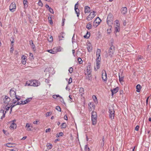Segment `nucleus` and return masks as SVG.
Masks as SVG:
<instances>
[{"instance_id": "58836bf2", "label": "nucleus", "mask_w": 151, "mask_h": 151, "mask_svg": "<svg viewBox=\"0 0 151 151\" xmlns=\"http://www.w3.org/2000/svg\"><path fill=\"white\" fill-rule=\"evenodd\" d=\"M63 135V133L62 132H60L59 134H57L56 135V137H58L60 136H62Z\"/></svg>"}, {"instance_id": "f3484780", "label": "nucleus", "mask_w": 151, "mask_h": 151, "mask_svg": "<svg viewBox=\"0 0 151 151\" xmlns=\"http://www.w3.org/2000/svg\"><path fill=\"white\" fill-rule=\"evenodd\" d=\"M6 111L4 112L3 109H1L0 111V121L4 118L5 116Z\"/></svg>"}, {"instance_id": "13d9d810", "label": "nucleus", "mask_w": 151, "mask_h": 151, "mask_svg": "<svg viewBox=\"0 0 151 151\" xmlns=\"http://www.w3.org/2000/svg\"><path fill=\"white\" fill-rule=\"evenodd\" d=\"M72 82V78H70L68 81V84H70Z\"/></svg>"}, {"instance_id": "680f3d73", "label": "nucleus", "mask_w": 151, "mask_h": 151, "mask_svg": "<svg viewBox=\"0 0 151 151\" xmlns=\"http://www.w3.org/2000/svg\"><path fill=\"white\" fill-rule=\"evenodd\" d=\"M38 122V121H35L33 122V124H37V122Z\"/></svg>"}, {"instance_id": "864d4df0", "label": "nucleus", "mask_w": 151, "mask_h": 151, "mask_svg": "<svg viewBox=\"0 0 151 151\" xmlns=\"http://www.w3.org/2000/svg\"><path fill=\"white\" fill-rule=\"evenodd\" d=\"M51 131V129L50 128H48L47 129H46L45 130V132L46 133L48 132H50Z\"/></svg>"}, {"instance_id": "ddd939ff", "label": "nucleus", "mask_w": 151, "mask_h": 151, "mask_svg": "<svg viewBox=\"0 0 151 151\" xmlns=\"http://www.w3.org/2000/svg\"><path fill=\"white\" fill-rule=\"evenodd\" d=\"M16 89L14 88H13L11 89L9 94L11 97L13 98L17 96L16 95Z\"/></svg>"}, {"instance_id": "0e129e2a", "label": "nucleus", "mask_w": 151, "mask_h": 151, "mask_svg": "<svg viewBox=\"0 0 151 151\" xmlns=\"http://www.w3.org/2000/svg\"><path fill=\"white\" fill-rule=\"evenodd\" d=\"M26 138H27V137H26V136H25V137H23L22 139V140H24Z\"/></svg>"}, {"instance_id": "7c9ffc66", "label": "nucleus", "mask_w": 151, "mask_h": 151, "mask_svg": "<svg viewBox=\"0 0 151 151\" xmlns=\"http://www.w3.org/2000/svg\"><path fill=\"white\" fill-rule=\"evenodd\" d=\"M136 88L137 89L136 91L138 92H139L141 88V86L140 85L138 84L136 86Z\"/></svg>"}, {"instance_id": "a18cd8bd", "label": "nucleus", "mask_w": 151, "mask_h": 151, "mask_svg": "<svg viewBox=\"0 0 151 151\" xmlns=\"http://www.w3.org/2000/svg\"><path fill=\"white\" fill-rule=\"evenodd\" d=\"M75 10L76 12V14H77V16L78 17L79 15V13L78 12V11L79 10V9H75Z\"/></svg>"}, {"instance_id": "9d476101", "label": "nucleus", "mask_w": 151, "mask_h": 151, "mask_svg": "<svg viewBox=\"0 0 151 151\" xmlns=\"http://www.w3.org/2000/svg\"><path fill=\"white\" fill-rule=\"evenodd\" d=\"M102 78L104 82H106L107 80V74L104 70H103L102 71Z\"/></svg>"}, {"instance_id": "423d86ee", "label": "nucleus", "mask_w": 151, "mask_h": 151, "mask_svg": "<svg viewBox=\"0 0 151 151\" xmlns=\"http://www.w3.org/2000/svg\"><path fill=\"white\" fill-rule=\"evenodd\" d=\"M113 17L112 14L110 13L109 14L107 18V23L108 25L111 26L113 24Z\"/></svg>"}, {"instance_id": "393cba45", "label": "nucleus", "mask_w": 151, "mask_h": 151, "mask_svg": "<svg viewBox=\"0 0 151 151\" xmlns=\"http://www.w3.org/2000/svg\"><path fill=\"white\" fill-rule=\"evenodd\" d=\"M15 144L14 143H7L6 144H5L4 145V146L7 147H15Z\"/></svg>"}, {"instance_id": "7ed1b4c3", "label": "nucleus", "mask_w": 151, "mask_h": 151, "mask_svg": "<svg viewBox=\"0 0 151 151\" xmlns=\"http://www.w3.org/2000/svg\"><path fill=\"white\" fill-rule=\"evenodd\" d=\"M115 47L112 44L109 49L107 54L108 56L110 58L113 57L115 53Z\"/></svg>"}, {"instance_id": "774afa93", "label": "nucleus", "mask_w": 151, "mask_h": 151, "mask_svg": "<svg viewBox=\"0 0 151 151\" xmlns=\"http://www.w3.org/2000/svg\"><path fill=\"white\" fill-rule=\"evenodd\" d=\"M29 56H31L32 57H33V54L32 53H29Z\"/></svg>"}, {"instance_id": "c85d7f7f", "label": "nucleus", "mask_w": 151, "mask_h": 151, "mask_svg": "<svg viewBox=\"0 0 151 151\" xmlns=\"http://www.w3.org/2000/svg\"><path fill=\"white\" fill-rule=\"evenodd\" d=\"M27 1V0H24L23 4L24 5V7L25 9H26L28 6Z\"/></svg>"}, {"instance_id": "338daca9", "label": "nucleus", "mask_w": 151, "mask_h": 151, "mask_svg": "<svg viewBox=\"0 0 151 151\" xmlns=\"http://www.w3.org/2000/svg\"><path fill=\"white\" fill-rule=\"evenodd\" d=\"M16 121V120L15 119H14L11 122H10L14 123V122H15Z\"/></svg>"}, {"instance_id": "f8f14e48", "label": "nucleus", "mask_w": 151, "mask_h": 151, "mask_svg": "<svg viewBox=\"0 0 151 151\" xmlns=\"http://www.w3.org/2000/svg\"><path fill=\"white\" fill-rule=\"evenodd\" d=\"M91 72V65H88L86 67V70H85V73L86 75H87L88 77L90 75Z\"/></svg>"}, {"instance_id": "79ce46f5", "label": "nucleus", "mask_w": 151, "mask_h": 151, "mask_svg": "<svg viewBox=\"0 0 151 151\" xmlns=\"http://www.w3.org/2000/svg\"><path fill=\"white\" fill-rule=\"evenodd\" d=\"M48 40L49 42H52L53 41V38L52 36H50L49 38H48Z\"/></svg>"}, {"instance_id": "e2e57ef3", "label": "nucleus", "mask_w": 151, "mask_h": 151, "mask_svg": "<svg viewBox=\"0 0 151 151\" xmlns=\"http://www.w3.org/2000/svg\"><path fill=\"white\" fill-rule=\"evenodd\" d=\"M64 119H65V120H68V117H67V116L66 115H65L64 116Z\"/></svg>"}, {"instance_id": "9b49d317", "label": "nucleus", "mask_w": 151, "mask_h": 151, "mask_svg": "<svg viewBox=\"0 0 151 151\" xmlns=\"http://www.w3.org/2000/svg\"><path fill=\"white\" fill-rule=\"evenodd\" d=\"M16 5L14 2L12 3L9 7V9L12 12H14L16 10Z\"/></svg>"}, {"instance_id": "603ef678", "label": "nucleus", "mask_w": 151, "mask_h": 151, "mask_svg": "<svg viewBox=\"0 0 151 151\" xmlns=\"http://www.w3.org/2000/svg\"><path fill=\"white\" fill-rule=\"evenodd\" d=\"M13 51H14L13 47L12 46V47H11V48L10 49V52L12 53L13 52Z\"/></svg>"}, {"instance_id": "de8ad7c7", "label": "nucleus", "mask_w": 151, "mask_h": 151, "mask_svg": "<svg viewBox=\"0 0 151 151\" xmlns=\"http://www.w3.org/2000/svg\"><path fill=\"white\" fill-rule=\"evenodd\" d=\"M110 28L109 29H107V32L108 34H110L111 32V25L110 26Z\"/></svg>"}, {"instance_id": "4468645a", "label": "nucleus", "mask_w": 151, "mask_h": 151, "mask_svg": "<svg viewBox=\"0 0 151 151\" xmlns=\"http://www.w3.org/2000/svg\"><path fill=\"white\" fill-rule=\"evenodd\" d=\"M33 128L32 124L31 123H27L25 126V128L26 130L28 131H32V128Z\"/></svg>"}, {"instance_id": "cd10ccee", "label": "nucleus", "mask_w": 151, "mask_h": 151, "mask_svg": "<svg viewBox=\"0 0 151 151\" xmlns=\"http://www.w3.org/2000/svg\"><path fill=\"white\" fill-rule=\"evenodd\" d=\"M84 12L85 13L90 12V8L88 6H85Z\"/></svg>"}, {"instance_id": "a878e982", "label": "nucleus", "mask_w": 151, "mask_h": 151, "mask_svg": "<svg viewBox=\"0 0 151 151\" xmlns=\"http://www.w3.org/2000/svg\"><path fill=\"white\" fill-rule=\"evenodd\" d=\"M30 45L32 47L34 51H35V45L33 43V42L32 40H30L29 41Z\"/></svg>"}, {"instance_id": "49530a36", "label": "nucleus", "mask_w": 151, "mask_h": 151, "mask_svg": "<svg viewBox=\"0 0 151 151\" xmlns=\"http://www.w3.org/2000/svg\"><path fill=\"white\" fill-rule=\"evenodd\" d=\"M78 61L80 64H81L83 63V61L80 58H78Z\"/></svg>"}, {"instance_id": "412c9836", "label": "nucleus", "mask_w": 151, "mask_h": 151, "mask_svg": "<svg viewBox=\"0 0 151 151\" xmlns=\"http://www.w3.org/2000/svg\"><path fill=\"white\" fill-rule=\"evenodd\" d=\"M33 84V80H30L27 81L25 85V86H32Z\"/></svg>"}, {"instance_id": "bb28decb", "label": "nucleus", "mask_w": 151, "mask_h": 151, "mask_svg": "<svg viewBox=\"0 0 151 151\" xmlns=\"http://www.w3.org/2000/svg\"><path fill=\"white\" fill-rule=\"evenodd\" d=\"M119 88L118 87H116L115 88H114L113 90H111V91L112 92V95H113L114 93H116L118 91Z\"/></svg>"}, {"instance_id": "72a5a7b5", "label": "nucleus", "mask_w": 151, "mask_h": 151, "mask_svg": "<svg viewBox=\"0 0 151 151\" xmlns=\"http://www.w3.org/2000/svg\"><path fill=\"white\" fill-rule=\"evenodd\" d=\"M47 149L48 150L51 149L52 147V145L51 144H47Z\"/></svg>"}, {"instance_id": "5701e85b", "label": "nucleus", "mask_w": 151, "mask_h": 151, "mask_svg": "<svg viewBox=\"0 0 151 151\" xmlns=\"http://www.w3.org/2000/svg\"><path fill=\"white\" fill-rule=\"evenodd\" d=\"M121 13L122 14H125L127 12V9L126 7H122L121 9Z\"/></svg>"}, {"instance_id": "6e6552de", "label": "nucleus", "mask_w": 151, "mask_h": 151, "mask_svg": "<svg viewBox=\"0 0 151 151\" xmlns=\"http://www.w3.org/2000/svg\"><path fill=\"white\" fill-rule=\"evenodd\" d=\"M114 109L112 107L109 109V117L111 120H112L114 118Z\"/></svg>"}, {"instance_id": "a19ab883", "label": "nucleus", "mask_w": 151, "mask_h": 151, "mask_svg": "<svg viewBox=\"0 0 151 151\" xmlns=\"http://www.w3.org/2000/svg\"><path fill=\"white\" fill-rule=\"evenodd\" d=\"M92 98L93 99V100L94 101V102H96L97 101V97L95 95H93L92 96Z\"/></svg>"}, {"instance_id": "2f4dec72", "label": "nucleus", "mask_w": 151, "mask_h": 151, "mask_svg": "<svg viewBox=\"0 0 151 151\" xmlns=\"http://www.w3.org/2000/svg\"><path fill=\"white\" fill-rule=\"evenodd\" d=\"M115 32H119L120 31V26L115 25Z\"/></svg>"}, {"instance_id": "f03ea898", "label": "nucleus", "mask_w": 151, "mask_h": 151, "mask_svg": "<svg viewBox=\"0 0 151 151\" xmlns=\"http://www.w3.org/2000/svg\"><path fill=\"white\" fill-rule=\"evenodd\" d=\"M15 97V98H14L12 101V104H11V111H12V108L15 106L20 104V102L19 101L21 99L20 96H18Z\"/></svg>"}, {"instance_id": "37998d69", "label": "nucleus", "mask_w": 151, "mask_h": 151, "mask_svg": "<svg viewBox=\"0 0 151 151\" xmlns=\"http://www.w3.org/2000/svg\"><path fill=\"white\" fill-rule=\"evenodd\" d=\"M52 112H51V111L47 112L46 114V116L47 117V116H49L51 115L52 114Z\"/></svg>"}, {"instance_id": "5fc2aeb1", "label": "nucleus", "mask_w": 151, "mask_h": 151, "mask_svg": "<svg viewBox=\"0 0 151 151\" xmlns=\"http://www.w3.org/2000/svg\"><path fill=\"white\" fill-rule=\"evenodd\" d=\"M78 2L77 4H76L75 6V9H78Z\"/></svg>"}, {"instance_id": "f257e3e1", "label": "nucleus", "mask_w": 151, "mask_h": 151, "mask_svg": "<svg viewBox=\"0 0 151 151\" xmlns=\"http://www.w3.org/2000/svg\"><path fill=\"white\" fill-rule=\"evenodd\" d=\"M101 53V50L98 49L96 52V56L97 57L96 59V65L94 66V70L95 71H97L100 67L101 60V58L100 57Z\"/></svg>"}, {"instance_id": "4c0bfd02", "label": "nucleus", "mask_w": 151, "mask_h": 151, "mask_svg": "<svg viewBox=\"0 0 151 151\" xmlns=\"http://www.w3.org/2000/svg\"><path fill=\"white\" fill-rule=\"evenodd\" d=\"M52 97L54 99H58H58L61 98L60 97V96L59 95H53L52 96Z\"/></svg>"}, {"instance_id": "3c124183", "label": "nucleus", "mask_w": 151, "mask_h": 151, "mask_svg": "<svg viewBox=\"0 0 151 151\" xmlns=\"http://www.w3.org/2000/svg\"><path fill=\"white\" fill-rule=\"evenodd\" d=\"M68 71H69V73H72L73 71V68H72V67H70L69 70H68Z\"/></svg>"}, {"instance_id": "20e7f679", "label": "nucleus", "mask_w": 151, "mask_h": 151, "mask_svg": "<svg viewBox=\"0 0 151 151\" xmlns=\"http://www.w3.org/2000/svg\"><path fill=\"white\" fill-rule=\"evenodd\" d=\"M62 48L60 46L55 47L53 49L48 50L47 51L53 54L57 53L58 52H60L62 51Z\"/></svg>"}, {"instance_id": "052dcab7", "label": "nucleus", "mask_w": 151, "mask_h": 151, "mask_svg": "<svg viewBox=\"0 0 151 151\" xmlns=\"http://www.w3.org/2000/svg\"><path fill=\"white\" fill-rule=\"evenodd\" d=\"M51 13H53V9L51 8H50V9L48 10Z\"/></svg>"}, {"instance_id": "dca6fc26", "label": "nucleus", "mask_w": 151, "mask_h": 151, "mask_svg": "<svg viewBox=\"0 0 151 151\" xmlns=\"http://www.w3.org/2000/svg\"><path fill=\"white\" fill-rule=\"evenodd\" d=\"M10 107L11 108V104L10 103V104L4 105L3 108L4 111L5 110V111L6 112L8 111Z\"/></svg>"}, {"instance_id": "c9c22d12", "label": "nucleus", "mask_w": 151, "mask_h": 151, "mask_svg": "<svg viewBox=\"0 0 151 151\" xmlns=\"http://www.w3.org/2000/svg\"><path fill=\"white\" fill-rule=\"evenodd\" d=\"M84 90L82 88H81L79 89V92L81 93V95L82 96L84 94Z\"/></svg>"}, {"instance_id": "a211bd4d", "label": "nucleus", "mask_w": 151, "mask_h": 151, "mask_svg": "<svg viewBox=\"0 0 151 151\" xmlns=\"http://www.w3.org/2000/svg\"><path fill=\"white\" fill-rule=\"evenodd\" d=\"M32 99V98H27V99L24 101H20V104H25L28 103Z\"/></svg>"}, {"instance_id": "4d7b16f0", "label": "nucleus", "mask_w": 151, "mask_h": 151, "mask_svg": "<svg viewBox=\"0 0 151 151\" xmlns=\"http://www.w3.org/2000/svg\"><path fill=\"white\" fill-rule=\"evenodd\" d=\"M18 150L17 148H15L13 149H11L10 151H18Z\"/></svg>"}, {"instance_id": "b1692460", "label": "nucleus", "mask_w": 151, "mask_h": 151, "mask_svg": "<svg viewBox=\"0 0 151 151\" xmlns=\"http://www.w3.org/2000/svg\"><path fill=\"white\" fill-rule=\"evenodd\" d=\"M87 48L88 52H91V51L92 49V47L90 43H88L87 44Z\"/></svg>"}, {"instance_id": "0eeeda50", "label": "nucleus", "mask_w": 151, "mask_h": 151, "mask_svg": "<svg viewBox=\"0 0 151 151\" xmlns=\"http://www.w3.org/2000/svg\"><path fill=\"white\" fill-rule=\"evenodd\" d=\"M96 12L95 11H93L90 13L89 14L87 17L86 19L88 21H90L96 15Z\"/></svg>"}, {"instance_id": "4be33fe9", "label": "nucleus", "mask_w": 151, "mask_h": 151, "mask_svg": "<svg viewBox=\"0 0 151 151\" xmlns=\"http://www.w3.org/2000/svg\"><path fill=\"white\" fill-rule=\"evenodd\" d=\"M11 124L9 128L12 130H14L16 129L17 127V125L16 124L14 123H11L10 122Z\"/></svg>"}, {"instance_id": "aec40b11", "label": "nucleus", "mask_w": 151, "mask_h": 151, "mask_svg": "<svg viewBox=\"0 0 151 151\" xmlns=\"http://www.w3.org/2000/svg\"><path fill=\"white\" fill-rule=\"evenodd\" d=\"M40 84V82L38 81L35 80H33L32 86H39Z\"/></svg>"}, {"instance_id": "2eb2a0df", "label": "nucleus", "mask_w": 151, "mask_h": 151, "mask_svg": "<svg viewBox=\"0 0 151 151\" xmlns=\"http://www.w3.org/2000/svg\"><path fill=\"white\" fill-rule=\"evenodd\" d=\"M3 101L5 104H10L9 103L10 101V99L7 96H6L3 99Z\"/></svg>"}, {"instance_id": "c756f323", "label": "nucleus", "mask_w": 151, "mask_h": 151, "mask_svg": "<svg viewBox=\"0 0 151 151\" xmlns=\"http://www.w3.org/2000/svg\"><path fill=\"white\" fill-rule=\"evenodd\" d=\"M92 27L91 23L90 22L87 24L86 26V28L89 30L91 29L92 28Z\"/></svg>"}, {"instance_id": "6ab92c4d", "label": "nucleus", "mask_w": 151, "mask_h": 151, "mask_svg": "<svg viewBox=\"0 0 151 151\" xmlns=\"http://www.w3.org/2000/svg\"><path fill=\"white\" fill-rule=\"evenodd\" d=\"M22 60L21 63L23 65L26 64L27 62V57L24 55H23L21 57Z\"/></svg>"}, {"instance_id": "ea45409f", "label": "nucleus", "mask_w": 151, "mask_h": 151, "mask_svg": "<svg viewBox=\"0 0 151 151\" xmlns=\"http://www.w3.org/2000/svg\"><path fill=\"white\" fill-rule=\"evenodd\" d=\"M38 4L39 6H40L41 7H42L43 6L42 2L41 1V0H39Z\"/></svg>"}, {"instance_id": "39448f33", "label": "nucleus", "mask_w": 151, "mask_h": 151, "mask_svg": "<svg viewBox=\"0 0 151 151\" xmlns=\"http://www.w3.org/2000/svg\"><path fill=\"white\" fill-rule=\"evenodd\" d=\"M91 119L93 125H95L97 122V114L96 112L93 111L91 113Z\"/></svg>"}, {"instance_id": "69168bd1", "label": "nucleus", "mask_w": 151, "mask_h": 151, "mask_svg": "<svg viewBox=\"0 0 151 151\" xmlns=\"http://www.w3.org/2000/svg\"><path fill=\"white\" fill-rule=\"evenodd\" d=\"M14 42L13 41H12V42H11V45L13 47V45H14V44H13V43Z\"/></svg>"}, {"instance_id": "1a4fd4ad", "label": "nucleus", "mask_w": 151, "mask_h": 151, "mask_svg": "<svg viewBox=\"0 0 151 151\" xmlns=\"http://www.w3.org/2000/svg\"><path fill=\"white\" fill-rule=\"evenodd\" d=\"M101 22V20L99 17H97L93 22V26L95 27H97Z\"/></svg>"}, {"instance_id": "09e8293b", "label": "nucleus", "mask_w": 151, "mask_h": 151, "mask_svg": "<svg viewBox=\"0 0 151 151\" xmlns=\"http://www.w3.org/2000/svg\"><path fill=\"white\" fill-rule=\"evenodd\" d=\"M55 109L57 110L58 111H59L60 112L61 111V108L59 106H56Z\"/></svg>"}, {"instance_id": "6e6d98bb", "label": "nucleus", "mask_w": 151, "mask_h": 151, "mask_svg": "<svg viewBox=\"0 0 151 151\" xmlns=\"http://www.w3.org/2000/svg\"><path fill=\"white\" fill-rule=\"evenodd\" d=\"M139 128V126L138 125H137L135 128V130L136 131H138Z\"/></svg>"}, {"instance_id": "bf43d9fd", "label": "nucleus", "mask_w": 151, "mask_h": 151, "mask_svg": "<svg viewBox=\"0 0 151 151\" xmlns=\"http://www.w3.org/2000/svg\"><path fill=\"white\" fill-rule=\"evenodd\" d=\"M65 19H64V18H63V19H62L63 22L62 23V26H63L64 25V22H65Z\"/></svg>"}, {"instance_id": "8fccbe9b", "label": "nucleus", "mask_w": 151, "mask_h": 151, "mask_svg": "<svg viewBox=\"0 0 151 151\" xmlns=\"http://www.w3.org/2000/svg\"><path fill=\"white\" fill-rule=\"evenodd\" d=\"M91 103H90L89 104H88V105L89 106V110L90 111H91L92 110V108H91Z\"/></svg>"}, {"instance_id": "e433bc0d", "label": "nucleus", "mask_w": 151, "mask_h": 151, "mask_svg": "<svg viewBox=\"0 0 151 151\" xmlns=\"http://www.w3.org/2000/svg\"><path fill=\"white\" fill-rule=\"evenodd\" d=\"M90 32H87L86 35L84 36V37L85 38H88L90 36Z\"/></svg>"}, {"instance_id": "473e14b6", "label": "nucleus", "mask_w": 151, "mask_h": 151, "mask_svg": "<svg viewBox=\"0 0 151 151\" xmlns=\"http://www.w3.org/2000/svg\"><path fill=\"white\" fill-rule=\"evenodd\" d=\"M119 81L120 82L122 83L124 81V77L122 76H120V75L119 74Z\"/></svg>"}, {"instance_id": "c03bdc74", "label": "nucleus", "mask_w": 151, "mask_h": 151, "mask_svg": "<svg viewBox=\"0 0 151 151\" xmlns=\"http://www.w3.org/2000/svg\"><path fill=\"white\" fill-rule=\"evenodd\" d=\"M115 26H120V24L119 23V21L118 20H116L115 21Z\"/></svg>"}, {"instance_id": "f704fd0d", "label": "nucleus", "mask_w": 151, "mask_h": 151, "mask_svg": "<svg viewBox=\"0 0 151 151\" xmlns=\"http://www.w3.org/2000/svg\"><path fill=\"white\" fill-rule=\"evenodd\" d=\"M60 127L62 129L65 128L66 127V123H62L60 125Z\"/></svg>"}]
</instances>
